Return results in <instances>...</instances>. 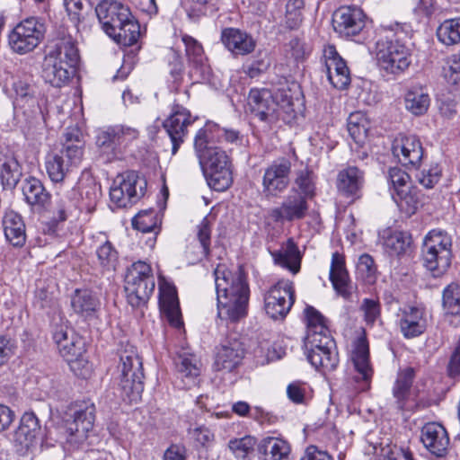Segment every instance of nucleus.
<instances>
[{
	"instance_id": "obj_3",
	"label": "nucleus",
	"mask_w": 460,
	"mask_h": 460,
	"mask_svg": "<svg viewBox=\"0 0 460 460\" xmlns=\"http://www.w3.org/2000/svg\"><path fill=\"white\" fill-rule=\"evenodd\" d=\"M62 147L46 156L45 167L51 181L59 183L74 169L77 168L84 156V143L78 128H69L64 135Z\"/></svg>"
},
{
	"instance_id": "obj_40",
	"label": "nucleus",
	"mask_w": 460,
	"mask_h": 460,
	"mask_svg": "<svg viewBox=\"0 0 460 460\" xmlns=\"http://www.w3.org/2000/svg\"><path fill=\"white\" fill-rule=\"evenodd\" d=\"M22 175V165L13 155L0 159V181L4 190H13Z\"/></svg>"
},
{
	"instance_id": "obj_45",
	"label": "nucleus",
	"mask_w": 460,
	"mask_h": 460,
	"mask_svg": "<svg viewBox=\"0 0 460 460\" xmlns=\"http://www.w3.org/2000/svg\"><path fill=\"white\" fill-rule=\"evenodd\" d=\"M294 186L290 191H295L308 199L314 196L315 182L314 173L307 167L297 170L295 173Z\"/></svg>"
},
{
	"instance_id": "obj_48",
	"label": "nucleus",
	"mask_w": 460,
	"mask_h": 460,
	"mask_svg": "<svg viewBox=\"0 0 460 460\" xmlns=\"http://www.w3.org/2000/svg\"><path fill=\"white\" fill-rule=\"evenodd\" d=\"M368 121L360 112L351 113L348 119V131L358 146H363L368 132Z\"/></svg>"
},
{
	"instance_id": "obj_43",
	"label": "nucleus",
	"mask_w": 460,
	"mask_h": 460,
	"mask_svg": "<svg viewBox=\"0 0 460 460\" xmlns=\"http://www.w3.org/2000/svg\"><path fill=\"white\" fill-rule=\"evenodd\" d=\"M74 190L65 192H57L54 202L51 207L53 218L58 222H63L67 219L69 215L75 210L76 201L73 198Z\"/></svg>"
},
{
	"instance_id": "obj_16",
	"label": "nucleus",
	"mask_w": 460,
	"mask_h": 460,
	"mask_svg": "<svg viewBox=\"0 0 460 460\" xmlns=\"http://www.w3.org/2000/svg\"><path fill=\"white\" fill-rule=\"evenodd\" d=\"M308 199L295 191H289L279 207L273 208L270 218L277 224L304 219L308 212Z\"/></svg>"
},
{
	"instance_id": "obj_55",
	"label": "nucleus",
	"mask_w": 460,
	"mask_h": 460,
	"mask_svg": "<svg viewBox=\"0 0 460 460\" xmlns=\"http://www.w3.org/2000/svg\"><path fill=\"white\" fill-rule=\"evenodd\" d=\"M387 179L394 190L393 194H394V196L397 194H403V191L411 189V177L401 168H390Z\"/></svg>"
},
{
	"instance_id": "obj_56",
	"label": "nucleus",
	"mask_w": 460,
	"mask_h": 460,
	"mask_svg": "<svg viewBox=\"0 0 460 460\" xmlns=\"http://www.w3.org/2000/svg\"><path fill=\"white\" fill-rule=\"evenodd\" d=\"M305 346L309 349H335V341L329 333V330L323 331H311L307 332L305 337Z\"/></svg>"
},
{
	"instance_id": "obj_29",
	"label": "nucleus",
	"mask_w": 460,
	"mask_h": 460,
	"mask_svg": "<svg viewBox=\"0 0 460 460\" xmlns=\"http://www.w3.org/2000/svg\"><path fill=\"white\" fill-rule=\"evenodd\" d=\"M47 56H51L55 60L73 68H75L79 60L75 41L69 34L58 38Z\"/></svg>"
},
{
	"instance_id": "obj_35",
	"label": "nucleus",
	"mask_w": 460,
	"mask_h": 460,
	"mask_svg": "<svg viewBox=\"0 0 460 460\" xmlns=\"http://www.w3.org/2000/svg\"><path fill=\"white\" fill-rule=\"evenodd\" d=\"M363 181L362 171L356 166H348L338 173L337 189L344 196H355L362 187Z\"/></svg>"
},
{
	"instance_id": "obj_58",
	"label": "nucleus",
	"mask_w": 460,
	"mask_h": 460,
	"mask_svg": "<svg viewBox=\"0 0 460 460\" xmlns=\"http://www.w3.org/2000/svg\"><path fill=\"white\" fill-rule=\"evenodd\" d=\"M442 176V169L438 163H430L420 171L416 178L418 181L425 188H433L439 181Z\"/></svg>"
},
{
	"instance_id": "obj_61",
	"label": "nucleus",
	"mask_w": 460,
	"mask_h": 460,
	"mask_svg": "<svg viewBox=\"0 0 460 460\" xmlns=\"http://www.w3.org/2000/svg\"><path fill=\"white\" fill-rule=\"evenodd\" d=\"M392 195L399 208L407 216H411L417 211L419 199L415 190H411V188L403 191V194Z\"/></svg>"
},
{
	"instance_id": "obj_50",
	"label": "nucleus",
	"mask_w": 460,
	"mask_h": 460,
	"mask_svg": "<svg viewBox=\"0 0 460 460\" xmlns=\"http://www.w3.org/2000/svg\"><path fill=\"white\" fill-rule=\"evenodd\" d=\"M439 41L447 46L460 42V19L446 20L437 30Z\"/></svg>"
},
{
	"instance_id": "obj_8",
	"label": "nucleus",
	"mask_w": 460,
	"mask_h": 460,
	"mask_svg": "<svg viewBox=\"0 0 460 460\" xmlns=\"http://www.w3.org/2000/svg\"><path fill=\"white\" fill-rule=\"evenodd\" d=\"M45 32V24L40 18L28 17L21 21L10 32L9 46L17 54L29 53L43 40Z\"/></svg>"
},
{
	"instance_id": "obj_33",
	"label": "nucleus",
	"mask_w": 460,
	"mask_h": 460,
	"mask_svg": "<svg viewBox=\"0 0 460 460\" xmlns=\"http://www.w3.org/2000/svg\"><path fill=\"white\" fill-rule=\"evenodd\" d=\"M275 264L296 274L300 270L301 255L297 245L288 239L279 250L270 252Z\"/></svg>"
},
{
	"instance_id": "obj_28",
	"label": "nucleus",
	"mask_w": 460,
	"mask_h": 460,
	"mask_svg": "<svg viewBox=\"0 0 460 460\" xmlns=\"http://www.w3.org/2000/svg\"><path fill=\"white\" fill-rule=\"evenodd\" d=\"M329 57L326 59L327 77L333 87L343 90L350 83L349 68L345 61L338 55L333 47L328 49Z\"/></svg>"
},
{
	"instance_id": "obj_63",
	"label": "nucleus",
	"mask_w": 460,
	"mask_h": 460,
	"mask_svg": "<svg viewBox=\"0 0 460 460\" xmlns=\"http://www.w3.org/2000/svg\"><path fill=\"white\" fill-rule=\"evenodd\" d=\"M82 205L89 211H92L101 196L100 187L93 181L86 185L82 186L80 190Z\"/></svg>"
},
{
	"instance_id": "obj_64",
	"label": "nucleus",
	"mask_w": 460,
	"mask_h": 460,
	"mask_svg": "<svg viewBox=\"0 0 460 460\" xmlns=\"http://www.w3.org/2000/svg\"><path fill=\"white\" fill-rule=\"evenodd\" d=\"M443 75L452 84L460 81V55H452L448 58L447 66L443 67Z\"/></svg>"
},
{
	"instance_id": "obj_24",
	"label": "nucleus",
	"mask_w": 460,
	"mask_h": 460,
	"mask_svg": "<svg viewBox=\"0 0 460 460\" xmlns=\"http://www.w3.org/2000/svg\"><path fill=\"white\" fill-rule=\"evenodd\" d=\"M243 356V343L237 340L228 341L217 349L214 368L216 371L232 372L241 364Z\"/></svg>"
},
{
	"instance_id": "obj_39",
	"label": "nucleus",
	"mask_w": 460,
	"mask_h": 460,
	"mask_svg": "<svg viewBox=\"0 0 460 460\" xmlns=\"http://www.w3.org/2000/svg\"><path fill=\"white\" fill-rule=\"evenodd\" d=\"M415 371L412 367L401 370L393 387V395L400 410H409L407 402L410 397L411 387L414 379Z\"/></svg>"
},
{
	"instance_id": "obj_4",
	"label": "nucleus",
	"mask_w": 460,
	"mask_h": 460,
	"mask_svg": "<svg viewBox=\"0 0 460 460\" xmlns=\"http://www.w3.org/2000/svg\"><path fill=\"white\" fill-rule=\"evenodd\" d=\"M394 31L395 40L380 39L376 43V59L379 67L388 75L402 74L411 65V51L400 41L399 34L403 32V26L399 23L391 25L388 32Z\"/></svg>"
},
{
	"instance_id": "obj_62",
	"label": "nucleus",
	"mask_w": 460,
	"mask_h": 460,
	"mask_svg": "<svg viewBox=\"0 0 460 460\" xmlns=\"http://www.w3.org/2000/svg\"><path fill=\"white\" fill-rule=\"evenodd\" d=\"M358 275L366 282L371 284L376 279V268L373 258L368 254H362L357 264Z\"/></svg>"
},
{
	"instance_id": "obj_25",
	"label": "nucleus",
	"mask_w": 460,
	"mask_h": 460,
	"mask_svg": "<svg viewBox=\"0 0 460 460\" xmlns=\"http://www.w3.org/2000/svg\"><path fill=\"white\" fill-rule=\"evenodd\" d=\"M421 441L425 447L437 456H444L447 452L448 434L439 423L429 422L425 424L421 429Z\"/></svg>"
},
{
	"instance_id": "obj_51",
	"label": "nucleus",
	"mask_w": 460,
	"mask_h": 460,
	"mask_svg": "<svg viewBox=\"0 0 460 460\" xmlns=\"http://www.w3.org/2000/svg\"><path fill=\"white\" fill-rule=\"evenodd\" d=\"M99 265L106 270H114L118 262V252L113 244L105 240L96 248Z\"/></svg>"
},
{
	"instance_id": "obj_57",
	"label": "nucleus",
	"mask_w": 460,
	"mask_h": 460,
	"mask_svg": "<svg viewBox=\"0 0 460 460\" xmlns=\"http://www.w3.org/2000/svg\"><path fill=\"white\" fill-rule=\"evenodd\" d=\"M255 444V438L245 436L242 438L230 440L228 447L236 458L245 460L253 453Z\"/></svg>"
},
{
	"instance_id": "obj_44",
	"label": "nucleus",
	"mask_w": 460,
	"mask_h": 460,
	"mask_svg": "<svg viewBox=\"0 0 460 460\" xmlns=\"http://www.w3.org/2000/svg\"><path fill=\"white\" fill-rule=\"evenodd\" d=\"M411 235L407 232L389 231L384 236V246L391 255L405 253L411 247Z\"/></svg>"
},
{
	"instance_id": "obj_27",
	"label": "nucleus",
	"mask_w": 460,
	"mask_h": 460,
	"mask_svg": "<svg viewBox=\"0 0 460 460\" xmlns=\"http://www.w3.org/2000/svg\"><path fill=\"white\" fill-rule=\"evenodd\" d=\"M329 279L339 295L346 299L351 296L352 286L346 269L345 257L338 252L332 253Z\"/></svg>"
},
{
	"instance_id": "obj_15",
	"label": "nucleus",
	"mask_w": 460,
	"mask_h": 460,
	"mask_svg": "<svg viewBox=\"0 0 460 460\" xmlns=\"http://www.w3.org/2000/svg\"><path fill=\"white\" fill-rule=\"evenodd\" d=\"M392 153L398 162L408 168L418 169L425 155L420 140L413 135H399L392 144Z\"/></svg>"
},
{
	"instance_id": "obj_54",
	"label": "nucleus",
	"mask_w": 460,
	"mask_h": 460,
	"mask_svg": "<svg viewBox=\"0 0 460 460\" xmlns=\"http://www.w3.org/2000/svg\"><path fill=\"white\" fill-rule=\"evenodd\" d=\"M304 0H288L286 4L285 23L290 30L299 28L303 22Z\"/></svg>"
},
{
	"instance_id": "obj_18",
	"label": "nucleus",
	"mask_w": 460,
	"mask_h": 460,
	"mask_svg": "<svg viewBox=\"0 0 460 460\" xmlns=\"http://www.w3.org/2000/svg\"><path fill=\"white\" fill-rule=\"evenodd\" d=\"M203 132H197L194 148L204 173L219 171L221 168H231V162L226 153L217 146H212L201 140Z\"/></svg>"
},
{
	"instance_id": "obj_6",
	"label": "nucleus",
	"mask_w": 460,
	"mask_h": 460,
	"mask_svg": "<svg viewBox=\"0 0 460 460\" xmlns=\"http://www.w3.org/2000/svg\"><path fill=\"white\" fill-rule=\"evenodd\" d=\"M421 259L424 267L438 277L444 274L451 264L452 240L447 233L431 230L425 236L421 247Z\"/></svg>"
},
{
	"instance_id": "obj_47",
	"label": "nucleus",
	"mask_w": 460,
	"mask_h": 460,
	"mask_svg": "<svg viewBox=\"0 0 460 460\" xmlns=\"http://www.w3.org/2000/svg\"><path fill=\"white\" fill-rule=\"evenodd\" d=\"M198 132H203V136H200L201 140H205L207 144H211L214 139L217 138L220 140L223 138L226 142L234 143L239 138V132L234 129H227L220 128L214 122H208L200 128Z\"/></svg>"
},
{
	"instance_id": "obj_22",
	"label": "nucleus",
	"mask_w": 460,
	"mask_h": 460,
	"mask_svg": "<svg viewBox=\"0 0 460 460\" xmlns=\"http://www.w3.org/2000/svg\"><path fill=\"white\" fill-rule=\"evenodd\" d=\"M352 361L358 373L355 376L356 381L359 383L358 390L365 391L369 388L374 373L369 359V346L365 335L358 337L355 342Z\"/></svg>"
},
{
	"instance_id": "obj_9",
	"label": "nucleus",
	"mask_w": 460,
	"mask_h": 460,
	"mask_svg": "<svg viewBox=\"0 0 460 460\" xmlns=\"http://www.w3.org/2000/svg\"><path fill=\"white\" fill-rule=\"evenodd\" d=\"M146 188V180L139 177L137 172H126L114 181L110 198L118 208H127L144 196Z\"/></svg>"
},
{
	"instance_id": "obj_10",
	"label": "nucleus",
	"mask_w": 460,
	"mask_h": 460,
	"mask_svg": "<svg viewBox=\"0 0 460 460\" xmlns=\"http://www.w3.org/2000/svg\"><path fill=\"white\" fill-rule=\"evenodd\" d=\"M95 419V407L93 403L79 405L66 420V440L73 447H78L88 438Z\"/></svg>"
},
{
	"instance_id": "obj_32",
	"label": "nucleus",
	"mask_w": 460,
	"mask_h": 460,
	"mask_svg": "<svg viewBox=\"0 0 460 460\" xmlns=\"http://www.w3.org/2000/svg\"><path fill=\"white\" fill-rule=\"evenodd\" d=\"M174 365L184 388L189 389L196 385V379L200 374V363L195 355L181 353L175 358Z\"/></svg>"
},
{
	"instance_id": "obj_46",
	"label": "nucleus",
	"mask_w": 460,
	"mask_h": 460,
	"mask_svg": "<svg viewBox=\"0 0 460 460\" xmlns=\"http://www.w3.org/2000/svg\"><path fill=\"white\" fill-rule=\"evenodd\" d=\"M442 306L447 315L459 318L460 322V285L455 282L447 285L442 292Z\"/></svg>"
},
{
	"instance_id": "obj_12",
	"label": "nucleus",
	"mask_w": 460,
	"mask_h": 460,
	"mask_svg": "<svg viewBox=\"0 0 460 460\" xmlns=\"http://www.w3.org/2000/svg\"><path fill=\"white\" fill-rule=\"evenodd\" d=\"M291 162L280 157L271 162L265 169L261 181V192L266 198H277L290 183Z\"/></svg>"
},
{
	"instance_id": "obj_7",
	"label": "nucleus",
	"mask_w": 460,
	"mask_h": 460,
	"mask_svg": "<svg viewBox=\"0 0 460 460\" xmlns=\"http://www.w3.org/2000/svg\"><path fill=\"white\" fill-rule=\"evenodd\" d=\"M155 288L152 268L145 261L134 262L125 276V292L132 307L145 305Z\"/></svg>"
},
{
	"instance_id": "obj_19",
	"label": "nucleus",
	"mask_w": 460,
	"mask_h": 460,
	"mask_svg": "<svg viewBox=\"0 0 460 460\" xmlns=\"http://www.w3.org/2000/svg\"><path fill=\"white\" fill-rule=\"evenodd\" d=\"M60 355L68 362L71 370L78 376L86 378L91 373V366L84 358V342L81 337L71 332L67 341L58 348Z\"/></svg>"
},
{
	"instance_id": "obj_49",
	"label": "nucleus",
	"mask_w": 460,
	"mask_h": 460,
	"mask_svg": "<svg viewBox=\"0 0 460 460\" xmlns=\"http://www.w3.org/2000/svg\"><path fill=\"white\" fill-rule=\"evenodd\" d=\"M161 219L157 212L153 209L142 210L132 219V226L143 233L155 232L159 228Z\"/></svg>"
},
{
	"instance_id": "obj_31",
	"label": "nucleus",
	"mask_w": 460,
	"mask_h": 460,
	"mask_svg": "<svg viewBox=\"0 0 460 460\" xmlns=\"http://www.w3.org/2000/svg\"><path fill=\"white\" fill-rule=\"evenodd\" d=\"M70 304L74 313L85 319L95 316L101 306L99 298L88 289H75Z\"/></svg>"
},
{
	"instance_id": "obj_59",
	"label": "nucleus",
	"mask_w": 460,
	"mask_h": 460,
	"mask_svg": "<svg viewBox=\"0 0 460 460\" xmlns=\"http://www.w3.org/2000/svg\"><path fill=\"white\" fill-rule=\"evenodd\" d=\"M181 40L189 61L197 66H203L206 58L202 45L196 39L186 34L182 36Z\"/></svg>"
},
{
	"instance_id": "obj_38",
	"label": "nucleus",
	"mask_w": 460,
	"mask_h": 460,
	"mask_svg": "<svg viewBox=\"0 0 460 460\" xmlns=\"http://www.w3.org/2000/svg\"><path fill=\"white\" fill-rule=\"evenodd\" d=\"M261 460H289L290 447L283 439L268 437L258 446Z\"/></svg>"
},
{
	"instance_id": "obj_2",
	"label": "nucleus",
	"mask_w": 460,
	"mask_h": 460,
	"mask_svg": "<svg viewBox=\"0 0 460 460\" xmlns=\"http://www.w3.org/2000/svg\"><path fill=\"white\" fill-rule=\"evenodd\" d=\"M95 13L105 33L118 44L133 46L141 37L139 22L129 8L115 0H102Z\"/></svg>"
},
{
	"instance_id": "obj_23",
	"label": "nucleus",
	"mask_w": 460,
	"mask_h": 460,
	"mask_svg": "<svg viewBox=\"0 0 460 460\" xmlns=\"http://www.w3.org/2000/svg\"><path fill=\"white\" fill-rule=\"evenodd\" d=\"M221 41L234 56H245L252 53L256 41L252 35L236 28H225L221 31Z\"/></svg>"
},
{
	"instance_id": "obj_34",
	"label": "nucleus",
	"mask_w": 460,
	"mask_h": 460,
	"mask_svg": "<svg viewBox=\"0 0 460 460\" xmlns=\"http://www.w3.org/2000/svg\"><path fill=\"white\" fill-rule=\"evenodd\" d=\"M3 227L6 240L14 247H22L26 242L25 225L22 217L6 211L3 217Z\"/></svg>"
},
{
	"instance_id": "obj_52",
	"label": "nucleus",
	"mask_w": 460,
	"mask_h": 460,
	"mask_svg": "<svg viewBox=\"0 0 460 460\" xmlns=\"http://www.w3.org/2000/svg\"><path fill=\"white\" fill-rule=\"evenodd\" d=\"M208 186L216 191H225L233 183L232 168L204 173Z\"/></svg>"
},
{
	"instance_id": "obj_17",
	"label": "nucleus",
	"mask_w": 460,
	"mask_h": 460,
	"mask_svg": "<svg viewBox=\"0 0 460 460\" xmlns=\"http://www.w3.org/2000/svg\"><path fill=\"white\" fill-rule=\"evenodd\" d=\"M366 25L364 12L355 6H341L332 15L334 31L341 37L350 38L358 35Z\"/></svg>"
},
{
	"instance_id": "obj_41",
	"label": "nucleus",
	"mask_w": 460,
	"mask_h": 460,
	"mask_svg": "<svg viewBox=\"0 0 460 460\" xmlns=\"http://www.w3.org/2000/svg\"><path fill=\"white\" fill-rule=\"evenodd\" d=\"M22 194L26 202L31 206L43 207L49 199L42 182L35 178L29 177L22 183Z\"/></svg>"
},
{
	"instance_id": "obj_21",
	"label": "nucleus",
	"mask_w": 460,
	"mask_h": 460,
	"mask_svg": "<svg viewBox=\"0 0 460 460\" xmlns=\"http://www.w3.org/2000/svg\"><path fill=\"white\" fill-rule=\"evenodd\" d=\"M398 325L402 336L413 339L425 332L428 327L426 310L419 306H408L400 310Z\"/></svg>"
},
{
	"instance_id": "obj_26",
	"label": "nucleus",
	"mask_w": 460,
	"mask_h": 460,
	"mask_svg": "<svg viewBox=\"0 0 460 460\" xmlns=\"http://www.w3.org/2000/svg\"><path fill=\"white\" fill-rule=\"evenodd\" d=\"M211 226L208 217H204L197 226L196 239L187 246L186 256L194 264L210 254Z\"/></svg>"
},
{
	"instance_id": "obj_53",
	"label": "nucleus",
	"mask_w": 460,
	"mask_h": 460,
	"mask_svg": "<svg viewBox=\"0 0 460 460\" xmlns=\"http://www.w3.org/2000/svg\"><path fill=\"white\" fill-rule=\"evenodd\" d=\"M367 326L373 327L381 321V304L377 298H364L359 305Z\"/></svg>"
},
{
	"instance_id": "obj_1",
	"label": "nucleus",
	"mask_w": 460,
	"mask_h": 460,
	"mask_svg": "<svg viewBox=\"0 0 460 460\" xmlns=\"http://www.w3.org/2000/svg\"><path fill=\"white\" fill-rule=\"evenodd\" d=\"M217 302V317L237 323L248 314L250 288L242 270L232 271L225 264L214 270Z\"/></svg>"
},
{
	"instance_id": "obj_42",
	"label": "nucleus",
	"mask_w": 460,
	"mask_h": 460,
	"mask_svg": "<svg viewBox=\"0 0 460 460\" xmlns=\"http://www.w3.org/2000/svg\"><path fill=\"white\" fill-rule=\"evenodd\" d=\"M309 362L316 369L323 371H332L339 363L338 352L335 349H309L307 353Z\"/></svg>"
},
{
	"instance_id": "obj_36",
	"label": "nucleus",
	"mask_w": 460,
	"mask_h": 460,
	"mask_svg": "<svg viewBox=\"0 0 460 460\" xmlns=\"http://www.w3.org/2000/svg\"><path fill=\"white\" fill-rule=\"evenodd\" d=\"M160 305L168 322L174 327H181V314L174 288L160 287Z\"/></svg>"
},
{
	"instance_id": "obj_13",
	"label": "nucleus",
	"mask_w": 460,
	"mask_h": 460,
	"mask_svg": "<svg viewBox=\"0 0 460 460\" xmlns=\"http://www.w3.org/2000/svg\"><path fill=\"white\" fill-rule=\"evenodd\" d=\"M189 110L181 104H173L171 113L164 121L163 126L172 141V153L175 155L188 135V128L194 123Z\"/></svg>"
},
{
	"instance_id": "obj_30",
	"label": "nucleus",
	"mask_w": 460,
	"mask_h": 460,
	"mask_svg": "<svg viewBox=\"0 0 460 460\" xmlns=\"http://www.w3.org/2000/svg\"><path fill=\"white\" fill-rule=\"evenodd\" d=\"M75 68L55 60L51 56L45 57L42 65V77L54 87H61L74 75Z\"/></svg>"
},
{
	"instance_id": "obj_37",
	"label": "nucleus",
	"mask_w": 460,
	"mask_h": 460,
	"mask_svg": "<svg viewBox=\"0 0 460 460\" xmlns=\"http://www.w3.org/2000/svg\"><path fill=\"white\" fill-rule=\"evenodd\" d=\"M430 105V97L428 90L416 84L410 87L404 95L405 109L415 116H420L427 112Z\"/></svg>"
},
{
	"instance_id": "obj_14",
	"label": "nucleus",
	"mask_w": 460,
	"mask_h": 460,
	"mask_svg": "<svg viewBox=\"0 0 460 460\" xmlns=\"http://www.w3.org/2000/svg\"><path fill=\"white\" fill-rule=\"evenodd\" d=\"M247 111L263 122L271 123L279 118V107L271 92L266 88H252L247 98Z\"/></svg>"
},
{
	"instance_id": "obj_60",
	"label": "nucleus",
	"mask_w": 460,
	"mask_h": 460,
	"mask_svg": "<svg viewBox=\"0 0 460 460\" xmlns=\"http://www.w3.org/2000/svg\"><path fill=\"white\" fill-rule=\"evenodd\" d=\"M16 100L27 101L34 97L36 93V86L33 84V78L30 75H24L18 77L13 84Z\"/></svg>"
},
{
	"instance_id": "obj_5",
	"label": "nucleus",
	"mask_w": 460,
	"mask_h": 460,
	"mask_svg": "<svg viewBox=\"0 0 460 460\" xmlns=\"http://www.w3.org/2000/svg\"><path fill=\"white\" fill-rule=\"evenodd\" d=\"M119 387L123 400L137 402L144 391L142 360L134 346H127L119 354Z\"/></svg>"
},
{
	"instance_id": "obj_20",
	"label": "nucleus",
	"mask_w": 460,
	"mask_h": 460,
	"mask_svg": "<svg viewBox=\"0 0 460 460\" xmlns=\"http://www.w3.org/2000/svg\"><path fill=\"white\" fill-rule=\"evenodd\" d=\"M41 429L38 418L33 412H25L19 427L13 432V441L17 452L24 455L38 443Z\"/></svg>"
},
{
	"instance_id": "obj_11",
	"label": "nucleus",
	"mask_w": 460,
	"mask_h": 460,
	"mask_svg": "<svg viewBox=\"0 0 460 460\" xmlns=\"http://www.w3.org/2000/svg\"><path fill=\"white\" fill-rule=\"evenodd\" d=\"M295 302L293 282L279 280L264 295V309L272 319H282L290 311Z\"/></svg>"
}]
</instances>
